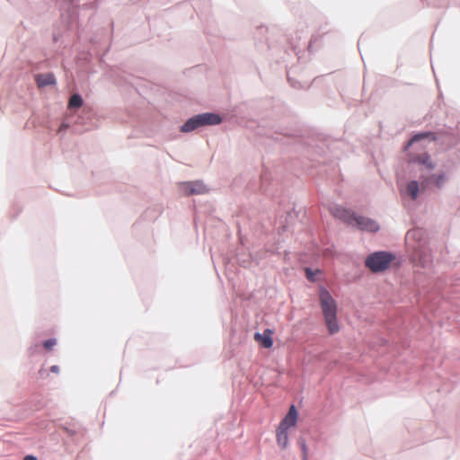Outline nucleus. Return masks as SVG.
I'll use <instances>...</instances> for the list:
<instances>
[{
  "mask_svg": "<svg viewBox=\"0 0 460 460\" xmlns=\"http://www.w3.org/2000/svg\"><path fill=\"white\" fill-rule=\"evenodd\" d=\"M320 305L323 312L324 323L331 335L340 332V326L337 320V304L331 294L321 289L319 294Z\"/></svg>",
  "mask_w": 460,
  "mask_h": 460,
  "instance_id": "obj_1",
  "label": "nucleus"
},
{
  "mask_svg": "<svg viewBox=\"0 0 460 460\" xmlns=\"http://www.w3.org/2000/svg\"><path fill=\"white\" fill-rule=\"evenodd\" d=\"M222 121L219 115L206 112L198 114L189 119L181 128V132H190L200 127L217 125Z\"/></svg>",
  "mask_w": 460,
  "mask_h": 460,
  "instance_id": "obj_2",
  "label": "nucleus"
},
{
  "mask_svg": "<svg viewBox=\"0 0 460 460\" xmlns=\"http://www.w3.org/2000/svg\"><path fill=\"white\" fill-rule=\"evenodd\" d=\"M394 257L386 252H376L370 254L366 260V266L373 272L385 270Z\"/></svg>",
  "mask_w": 460,
  "mask_h": 460,
  "instance_id": "obj_3",
  "label": "nucleus"
},
{
  "mask_svg": "<svg viewBox=\"0 0 460 460\" xmlns=\"http://www.w3.org/2000/svg\"><path fill=\"white\" fill-rule=\"evenodd\" d=\"M180 188L181 193L185 196L200 195L208 191L207 186L199 181L183 182Z\"/></svg>",
  "mask_w": 460,
  "mask_h": 460,
  "instance_id": "obj_4",
  "label": "nucleus"
},
{
  "mask_svg": "<svg viewBox=\"0 0 460 460\" xmlns=\"http://www.w3.org/2000/svg\"><path fill=\"white\" fill-rule=\"evenodd\" d=\"M352 226H358L360 230L369 232H376L379 228L378 225L374 220L357 215Z\"/></svg>",
  "mask_w": 460,
  "mask_h": 460,
  "instance_id": "obj_5",
  "label": "nucleus"
},
{
  "mask_svg": "<svg viewBox=\"0 0 460 460\" xmlns=\"http://www.w3.org/2000/svg\"><path fill=\"white\" fill-rule=\"evenodd\" d=\"M352 226H358L360 230L369 232H376L379 228L378 225L374 220L357 215Z\"/></svg>",
  "mask_w": 460,
  "mask_h": 460,
  "instance_id": "obj_6",
  "label": "nucleus"
},
{
  "mask_svg": "<svg viewBox=\"0 0 460 460\" xmlns=\"http://www.w3.org/2000/svg\"><path fill=\"white\" fill-rule=\"evenodd\" d=\"M332 213L335 217L348 223L350 226L353 225V221H354L356 215L353 212H351L350 210L339 207V208H334L332 210Z\"/></svg>",
  "mask_w": 460,
  "mask_h": 460,
  "instance_id": "obj_7",
  "label": "nucleus"
},
{
  "mask_svg": "<svg viewBox=\"0 0 460 460\" xmlns=\"http://www.w3.org/2000/svg\"><path fill=\"white\" fill-rule=\"evenodd\" d=\"M297 415L296 407L292 405L286 417L280 422L279 428L282 429H288L289 428L294 427L296 424Z\"/></svg>",
  "mask_w": 460,
  "mask_h": 460,
  "instance_id": "obj_8",
  "label": "nucleus"
},
{
  "mask_svg": "<svg viewBox=\"0 0 460 460\" xmlns=\"http://www.w3.org/2000/svg\"><path fill=\"white\" fill-rule=\"evenodd\" d=\"M273 332L270 329H267L263 332V333H255L254 340L263 348L270 349L273 345L272 340Z\"/></svg>",
  "mask_w": 460,
  "mask_h": 460,
  "instance_id": "obj_9",
  "label": "nucleus"
},
{
  "mask_svg": "<svg viewBox=\"0 0 460 460\" xmlns=\"http://www.w3.org/2000/svg\"><path fill=\"white\" fill-rule=\"evenodd\" d=\"M38 87H44L47 85H53L56 84V79L53 74H39L35 76Z\"/></svg>",
  "mask_w": 460,
  "mask_h": 460,
  "instance_id": "obj_10",
  "label": "nucleus"
},
{
  "mask_svg": "<svg viewBox=\"0 0 460 460\" xmlns=\"http://www.w3.org/2000/svg\"><path fill=\"white\" fill-rule=\"evenodd\" d=\"M277 441L278 444L282 447L286 448L288 443V429H282L279 427L277 430Z\"/></svg>",
  "mask_w": 460,
  "mask_h": 460,
  "instance_id": "obj_11",
  "label": "nucleus"
},
{
  "mask_svg": "<svg viewBox=\"0 0 460 460\" xmlns=\"http://www.w3.org/2000/svg\"><path fill=\"white\" fill-rule=\"evenodd\" d=\"M407 192L412 199H416L419 192V183L416 181H411L407 185Z\"/></svg>",
  "mask_w": 460,
  "mask_h": 460,
  "instance_id": "obj_12",
  "label": "nucleus"
},
{
  "mask_svg": "<svg viewBox=\"0 0 460 460\" xmlns=\"http://www.w3.org/2000/svg\"><path fill=\"white\" fill-rule=\"evenodd\" d=\"M83 105V99L79 94H73L68 102L69 109L80 108Z\"/></svg>",
  "mask_w": 460,
  "mask_h": 460,
  "instance_id": "obj_13",
  "label": "nucleus"
},
{
  "mask_svg": "<svg viewBox=\"0 0 460 460\" xmlns=\"http://www.w3.org/2000/svg\"><path fill=\"white\" fill-rule=\"evenodd\" d=\"M417 161L424 164L428 169H433L434 165L428 154H423L418 156Z\"/></svg>",
  "mask_w": 460,
  "mask_h": 460,
  "instance_id": "obj_14",
  "label": "nucleus"
},
{
  "mask_svg": "<svg viewBox=\"0 0 460 460\" xmlns=\"http://www.w3.org/2000/svg\"><path fill=\"white\" fill-rule=\"evenodd\" d=\"M430 134L429 133H420V134H417L415 135L414 137H412V138L408 142L407 146H406V148H409L410 146H411L414 142H417L420 139H423V138H426L429 136Z\"/></svg>",
  "mask_w": 460,
  "mask_h": 460,
  "instance_id": "obj_15",
  "label": "nucleus"
},
{
  "mask_svg": "<svg viewBox=\"0 0 460 460\" xmlns=\"http://www.w3.org/2000/svg\"><path fill=\"white\" fill-rule=\"evenodd\" d=\"M431 178L434 180V183L438 188H440L446 181V175L443 173L437 176L433 175Z\"/></svg>",
  "mask_w": 460,
  "mask_h": 460,
  "instance_id": "obj_16",
  "label": "nucleus"
},
{
  "mask_svg": "<svg viewBox=\"0 0 460 460\" xmlns=\"http://www.w3.org/2000/svg\"><path fill=\"white\" fill-rule=\"evenodd\" d=\"M56 344H57L56 339H49V340L44 341L43 347L47 350H51Z\"/></svg>",
  "mask_w": 460,
  "mask_h": 460,
  "instance_id": "obj_17",
  "label": "nucleus"
},
{
  "mask_svg": "<svg viewBox=\"0 0 460 460\" xmlns=\"http://www.w3.org/2000/svg\"><path fill=\"white\" fill-rule=\"evenodd\" d=\"M305 272H306V277H307V279H310V280H313V277H312V272H311V270H310L309 269H306V270H305Z\"/></svg>",
  "mask_w": 460,
  "mask_h": 460,
  "instance_id": "obj_18",
  "label": "nucleus"
},
{
  "mask_svg": "<svg viewBox=\"0 0 460 460\" xmlns=\"http://www.w3.org/2000/svg\"><path fill=\"white\" fill-rule=\"evenodd\" d=\"M50 371H51V372H54V373H58V371H59V367H58V366H52V367H50Z\"/></svg>",
  "mask_w": 460,
  "mask_h": 460,
  "instance_id": "obj_19",
  "label": "nucleus"
},
{
  "mask_svg": "<svg viewBox=\"0 0 460 460\" xmlns=\"http://www.w3.org/2000/svg\"><path fill=\"white\" fill-rule=\"evenodd\" d=\"M23 460H38L35 456H26Z\"/></svg>",
  "mask_w": 460,
  "mask_h": 460,
  "instance_id": "obj_20",
  "label": "nucleus"
},
{
  "mask_svg": "<svg viewBox=\"0 0 460 460\" xmlns=\"http://www.w3.org/2000/svg\"><path fill=\"white\" fill-rule=\"evenodd\" d=\"M302 448H303V451H304V458L305 459L306 458V447H305V443H302Z\"/></svg>",
  "mask_w": 460,
  "mask_h": 460,
  "instance_id": "obj_21",
  "label": "nucleus"
},
{
  "mask_svg": "<svg viewBox=\"0 0 460 460\" xmlns=\"http://www.w3.org/2000/svg\"><path fill=\"white\" fill-rule=\"evenodd\" d=\"M414 234H415V231H409V232L407 233L406 237H407V238H409L410 236H413Z\"/></svg>",
  "mask_w": 460,
  "mask_h": 460,
  "instance_id": "obj_22",
  "label": "nucleus"
},
{
  "mask_svg": "<svg viewBox=\"0 0 460 460\" xmlns=\"http://www.w3.org/2000/svg\"><path fill=\"white\" fill-rule=\"evenodd\" d=\"M429 183H428V181H424L421 182V185L422 187L424 188L425 186H427Z\"/></svg>",
  "mask_w": 460,
  "mask_h": 460,
  "instance_id": "obj_23",
  "label": "nucleus"
}]
</instances>
